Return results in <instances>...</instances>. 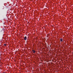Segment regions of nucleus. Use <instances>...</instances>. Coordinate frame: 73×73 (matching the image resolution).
Segmentation results:
<instances>
[{
    "mask_svg": "<svg viewBox=\"0 0 73 73\" xmlns=\"http://www.w3.org/2000/svg\"><path fill=\"white\" fill-rule=\"evenodd\" d=\"M60 41L61 42H62L63 41V40H62V39L61 38L60 39Z\"/></svg>",
    "mask_w": 73,
    "mask_h": 73,
    "instance_id": "nucleus-2",
    "label": "nucleus"
},
{
    "mask_svg": "<svg viewBox=\"0 0 73 73\" xmlns=\"http://www.w3.org/2000/svg\"><path fill=\"white\" fill-rule=\"evenodd\" d=\"M4 46H5L6 45V44H4Z\"/></svg>",
    "mask_w": 73,
    "mask_h": 73,
    "instance_id": "nucleus-4",
    "label": "nucleus"
},
{
    "mask_svg": "<svg viewBox=\"0 0 73 73\" xmlns=\"http://www.w3.org/2000/svg\"><path fill=\"white\" fill-rule=\"evenodd\" d=\"M33 52V53H35V51L34 50H32Z\"/></svg>",
    "mask_w": 73,
    "mask_h": 73,
    "instance_id": "nucleus-3",
    "label": "nucleus"
},
{
    "mask_svg": "<svg viewBox=\"0 0 73 73\" xmlns=\"http://www.w3.org/2000/svg\"><path fill=\"white\" fill-rule=\"evenodd\" d=\"M27 39V36H25V37L24 38V39L25 40H26Z\"/></svg>",
    "mask_w": 73,
    "mask_h": 73,
    "instance_id": "nucleus-1",
    "label": "nucleus"
}]
</instances>
